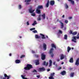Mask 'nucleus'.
I'll list each match as a JSON object with an SVG mask.
<instances>
[{
  "mask_svg": "<svg viewBox=\"0 0 79 79\" xmlns=\"http://www.w3.org/2000/svg\"><path fill=\"white\" fill-rule=\"evenodd\" d=\"M9 56H11V53H10V54H9Z\"/></svg>",
  "mask_w": 79,
  "mask_h": 79,
  "instance_id": "58",
  "label": "nucleus"
},
{
  "mask_svg": "<svg viewBox=\"0 0 79 79\" xmlns=\"http://www.w3.org/2000/svg\"><path fill=\"white\" fill-rule=\"evenodd\" d=\"M41 16L42 17L43 19H45V13L43 14V15H41Z\"/></svg>",
  "mask_w": 79,
  "mask_h": 79,
  "instance_id": "21",
  "label": "nucleus"
},
{
  "mask_svg": "<svg viewBox=\"0 0 79 79\" xmlns=\"http://www.w3.org/2000/svg\"><path fill=\"white\" fill-rule=\"evenodd\" d=\"M27 26H29V22H27Z\"/></svg>",
  "mask_w": 79,
  "mask_h": 79,
  "instance_id": "48",
  "label": "nucleus"
},
{
  "mask_svg": "<svg viewBox=\"0 0 79 79\" xmlns=\"http://www.w3.org/2000/svg\"><path fill=\"white\" fill-rule=\"evenodd\" d=\"M31 52H32V53H35V51H34L33 50H32Z\"/></svg>",
  "mask_w": 79,
  "mask_h": 79,
  "instance_id": "50",
  "label": "nucleus"
},
{
  "mask_svg": "<svg viewBox=\"0 0 79 79\" xmlns=\"http://www.w3.org/2000/svg\"><path fill=\"white\" fill-rule=\"evenodd\" d=\"M64 6L66 8V9H68V5L67 3H65L64 4Z\"/></svg>",
  "mask_w": 79,
  "mask_h": 79,
  "instance_id": "29",
  "label": "nucleus"
},
{
  "mask_svg": "<svg viewBox=\"0 0 79 79\" xmlns=\"http://www.w3.org/2000/svg\"><path fill=\"white\" fill-rule=\"evenodd\" d=\"M21 77L23 79H25V77H24V76L23 75H22Z\"/></svg>",
  "mask_w": 79,
  "mask_h": 79,
  "instance_id": "44",
  "label": "nucleus"
},
{
  "mask_svg": "<svg viewBox=\"0 0 79 79\" xmlns=\"http://www.w3.org/2000/svg\"><path fill=\"white\" fill-rule=\"evenodd\" d=\"M62 18H64V15H63V16H62Z\"/></svg>",
  "mask_w": 79,
  "mask_h": 79,
  "instance_id": "55",
  "label": "nucleus"
},
{
  "mask_svg": "<svg viewBox=\"0 0 79 79\" xmlns=\"http://www.w3.org/2000/svg\"><path fill=\"white\" fill-rule=\"evenodd\" d=\"M71 2V3H72V5H74V2L73 1V0L70 1Z\"/></svg>",
  "mask_w": 79,
  "mask_h": 79,
  "instance_id": "38",
  "label": "nucleus"
},
{
  "mask_svg": "<svg viewBox=\"0 0 79 79\" xmlns=\"http://www.w3.org/2000/svg\"><path fill=\"white\" fill-rule=\"evenodd\" d=\"M33 68L32 65L28 64L27 65L26 67H24V69H25V70H30V69H32Z\"/></svg>",
  "mask_w": 79,
  "mask_h": 79,
  "instance_id": "1",
  "label": "nucleus"
},
{
  "mask_svg": "<svg viewBox=\"0 0 79 79\" xmlns=\"http://www.w3.org/2000/svg\"><path fill=\"white\" fill-rule=\"evenodd\" d=\"M35 39H40V36H39L37 35H35Z\"/></svg>",
  "mask_w": 79,
  "mask_h": 79,
  "instance_id": "22",
  "label": "nucleus"
},
{
  "mask_svg": "<svg viewBox=\"0 0 79 79\" xmlns=\"http://www.w3.org/2000/svg\"><path fill=\"white\" fill-rule=\"evenodd\" d=\"M74 73H72L70 74L71 77H73L74 76Z\"/></svg>",
  "mask_w": 79,
  "mask_h": 79,
  "instance_id": "34",
  "label": "nucleus"
},
{
  "mask_svg": "<svg viewBox=\"0 0 79 79\" xmlns=\"http://www.w3.org/2000/svg\"><path fill=\"white\" fill-rule=\"evenodd\" d=\"M55 73H51L50 74V76H55Z\"/></svg>",
  "mask_w": 79,
  "mask_h": 79,
  "instance_id": "31",
  "label": "nucleus"
},
{
  "mask_svg": "<svg viewBox=\"0 0 79 79\" xmlns=\"http://www.w3.org/2000/svg\"><path fill=\"white\" fill-rule=\"evenodd\" d=\"M69 62L70 63H73V58L72 57L70 58V59L69 60Z\"/></svg>",
  "mask_w": 79,
  "mask_h": 79,
  "instance_id": "25",
  "label": "nucleus"
},
{
  "mask_svg": "<svg viewBox=\"0 0 79 79\" xmlns=\"http://www.w3.org/2000/svg\"><path fill=\"white\" fill-rule=\"evenodd\" d=\"M50 71V69H47V71Z\"/></svg>",
  "mask_w": 79,
  "mask_h": 79,
  "instance_id": "54",
  "label": "nucleus"
},
{
  "mask_svg": "<svg viewBox=\"0 0 79 79\" xmlns=\"http://www.w3.org/2000/svg\"><path fill=\"white\" fill-rule=\"evenodd\" d=\"M46 38H48V36H46Z\"/></svg>",
  "mask_w": 79,
  "mask_h": 79,
  "instance_id": "64",
  "label": "nucleus"
},
{
  "mask_svg": "<svg viewBox=\"0 0 79 79\" xmlns=\"http://www.w3.org/2000/svg\"><path fill=\"white\" fill-rule=\"evenodd\" d=\"M22 38V37H21V36H19V38H20V39H21Z\"/></svg>",
  "mask_w": 79,
  "mask_h": 79,
  "instance_id": "63",
  "label": "nucleus"
},
{
  "mask_svg": "<svg viewBox=\"0 0 79 79\" xmlns=\"http://www.w3.org/2000/svg\"><path fill=\"white\" fill-rule=\"evenodd\" d=\"M60 24H61V29H63V27H64V24L61 22H60Z\"/></svg>",
  "mask_w": 79,
  "mask_h": 79,
  "instance_id": "26",
  "label": "nucleus"
},
{
  "mask_svg": "<svg viewBox=\"0 0 79 79\" xmlns=\"http://www.w3.org/2000/svg\"><path fill=\"white\" fill-rule=\"evenodd\" d=\"M4 77H3V76H0V78L1 79H6V78L7 77V79H10V77L11 76L10 75L7 76V75L5 73L4 74Z\"/></svg>",
  "mask_w": 79,
  "mask_h": 79,
  "instance_id": "2",
  "label": "nucleus"
},
{
  "mask_svg": "<svg viewBox=\"0 0 79 79\" xmlns=\"http://www.w3.org/2000/svg\"><path fill=\"white\" fill-rule=\"evenodd\" d=\"M68 37V35H64V39H67V38Z\"/></svg>",
  "mask_w": 79,
  "mask_h": 79,
  "instance_id": "32",
  "label": "nucleus"
},
{
  "mask_svg": "<svg viewBox=\"0 0 79 79\" xmlns=\"http://www.w3.org/2000/svg\"><path fill=\"white\" fill-rule=\"evenodd\" d=\"M28 10L29 11L30 13H33V12H34V11H35V10H32V8L30 9H29Z\"/></svg>",
  "mask_w": 79,
  "mask_h": 79,
  "instance_id": "17",
  "label": "nucleus"
},
{
  "mask_svg": "<svg viewBox=\"0 0 79 79\" xmlns=\"http://www.w3.org/2000/svg\"><path fill=\"white\" fill-rule=\"evenodd\" d=\"M52 60H49V67H51V66H52Z\"/></svg>",
  "mask_w": 79,
  "mask_h": 79,
  "instance_id": "20",
  "label": "nucleus"
},
{
  "mask_svg": "<svg viewBox=\"0 0 79 79\" xmlns=\"http://www.w3.org/2000/svg\"><path fill=\"white\" fill-rule=\"evenodd\" d=\"M45 69L44 68V67H43L41 68H39L38 69V71L40 72H41L42 71H45Z\"/></svg>",
  "mask_w": 79,
  "mask_h": 79,
  "instance_id": "6",
  "label": "nucleus"
},
{
  "mask_svg": "<svg viewBox=\"0 0 79 79\" xmlns=\"http://www.w3.org/2000/svg\"><path fill=\"white\" fill-rule=\"evenodd\" d=\"M42 8H43V6L42 5L39 6L37 8V9L39 10H40V9H42Z\"/></svg>",
  "mask_w": 79,
  "mask_h": 79,
  "instance_id": "16",
  "label": "nucleus"
},
{
  "mask_svg": "<svg viewBox=\"0 0 79 79\" xmlns=\"http://www.w3.org/2000/svg\"><path fill=\"white\" fill-rule=\"evenodd\" d=\"M51 46L52 48H56V46L53 44H51Z\"/></svg>",
  "mask_w": 79,
  "mask_h": 79,
  "instance_id": "24",
  "label": "nucleus"
},
{
  "mask_svg": "<svg viewBox=\"0 0 79 79\" xmlns=\"http://www.w3.org/2000/svg\"><path fill=\"white\" fill-rule=\"evenodd\" d=\"M66 74V71L64 70L61 73V74L62 75V76H64V75H65Z\"/></svg>",
  "mask_w": 79,
  "mask_h": 79,
  "instance_id": "10",
  "label": "nucleus"
},
{
  "mask_svg": "<svg viewBox=\"0 0 79 79\" xmlns=\"http://www.w3.org/2000/svg\"><path fill=\"white\" fill-rule=\"evenodd\" d=\"M56 62H53V64L54 65H55V63H56Z\"/></svg>",
  "mask_w": 79,
  "mask_h": 79,
  "instance_id": "53",
  "label": "nucleus"
},
{
  "mask_svg": "<svg viewBox=\"0 0 79 79\" xmlns=\"http://www.w3.org/2000/svg\"><path fill=\"white\" fill-rule=\"evenodd\" d=\"M31 0H25V2H26L25 5H27L29 4V3H28V2H31Z\"/></svg>",
  "mask_w": 79,
  "mask_h": 79,
  "instance_id": "13",
  "label": "nucleus"
},
{
  "mask_svg": "<svg viewBox=\"0 0 79 79\" xmlns=\"http://www.w3.org/2000/svg\"><path fill=\"white\" fill-rule=\"evenodd\" d=\"M33 32L34 33H37V31L36 30H34V31H33Z\"/></svg>",
  "mask_w": 79,
  "mask_h": 79,
  "instance_id": "41",
  "label": "nucleus"
},
{
  "mask_svg": "<svg viewBox=\"0 0 79 79\" xmlns=\"http://www.w3.org/2000/svg\"><path fill=\"white\" fill-rule=\"evenodd\" d=\"M76 38L77 39H79V36H74L72 38V41L74 42V43H76L77 42V40L76 39Z\"/></svg>",
  "mask_w": 79,
  "mask_h": 79,
  "instance_id": "3",
  "label": "nucleus"
},
{
  "mask_svg": "<svg viewBox=\"0 0 79 79\" xmlns=\"http://www.w3.org/2000/svg\"><path fill=\"white\" fill-rule=\"evenodd\" d=\"M76 34H77V32L76 31L73 32L72 33V35H76Z\"/></svg>",
  "mask_w": 79,
  "mask_h": 79,
  "instance_id": "30",
  "label": "nucleus"
},
{
  "mask_svg": "<svg viewBox=\"0 0 79 79\" xmlns=\"http://www.w3.org/2000/svg\"><path fill=\"white\" fill-rule=\"evenodd\" d=\"M71 50V48L69 46H68L67 48V52L69 53V51Z\"/></svg>",
  "mask_w": 79,
  "mask_h": 79,
  "instance_id": "27",
  "label": "nucleus"
},
{
  "mask_svg": "<svg viewBox=\"0 0 79 79\" xmlns=\"http://www.w3.org/2000/svg\"><path fill=\"white\" fill-rule=\"evenodd\" d=\"M33 73H37V71L36 70H34L33 71Z\"/></svg>",
  "mask_w": 79,
  "mask_h": 79,
  "instance_id": "43",
  "label": "nucleus"
},
{
  "mask_svg": "<svg viewBox=\"0 0 79 79\" xmlns=\"http://www.w3.org/2000/svg\"><path fill=\"white\" fill-rule=\"evenodd\" d=\"M72 17H69V19H72Z\"/></svg>",
  "mask_w": 79,
  "mask_h": 79,
  "instance_id": "51",
  "label": "nucleus"
},
{
  "mask_svg": "<svg viewBox=\"0 0 79 79\" xmlns=\"http://www.w3.org/2000/svg\"><path fill=\"white\" fill-rule=\"evenodd\" d=\"M48 64V62H47L46 63V61H44L43 63V65L44 66H47Z\"/></svg>",
  "mask_w": 79,
  "mask_h": 79,
  "instance_id": "7",
  "label": "nucleus"
},
{
  "mask_svg": "<svg viewBox=\"0 0 79 79\" xmlns=\"http://www.w3.org/2000/svg\"><path fill=\"white\" fill-rule=\"evenodd\" d=\"M75 65H77V66L79 65V58H78L77 60L75 63Z\"/></svg>",
  "mask_w": 79,
  "mask_h": 79,
  "instance_id": "8",
  "label": "nucleus"
},
{
  "mask_svg": "<svg viewBox=\"0 0 79 79\" xmlns=\"http://www.w3.org/2000/svg\"><path fill=\"white\" fill-rule=\"evenodd\" d=\"M69 2H71L72 0H68Z\"/></svg>",
  "mask_w": 79,
  "mask_h": 79,
  "instance_id": "59",
  "label": "nucleus"
},
{
  "mask_svg": "<svg viewBox=\"0 0 79 79\" xmlns=\"http://www.w3.org/2000/svg\"><path fill=\"white\" fill-rule=\"evenodd\" d=\"M77 36H79V33H78V34H77Z\"/></svg>",
  "mask_w": 79,
  "mask_h": 79,
  "instance_id": "60",
  "label": "nucleus"
},
{
  "mask_svg": "<svg viewBox=\"0 0 79 79\" xmlns=\"http://www.w3.org/2000/svg\"><path fill=\"white\" fill-rule=\"evenodd\" d=\"M30 30H31V31H33V28H31V29H30Z\"/></svg>",
  "mask_w": 79,
  "mask_h": 79,
  "instance_id": "56",
  "label": "nucleus"
},
{
  "mask_svg": "<svg viewBox=\"0 0 79 79\" xmlns=\"http://www.w3.org/2000/svg\"><path fill=\"white\" fill-rule=\"evenodd\" d=\"M50 4L51 5L53 6L54 5H55V1L52 0L50 2Z\"/></svg>",
  "mask_w": 79,
  "mask_h": 79,
  "instance_id": "11",
  "label": "nucleus"
},
{
  "mask_svg": "<svg viewBox=\"0 0 79 79\" xmlns=\"http://www.w3.org/2000/svg\"><path fill=\"white\" fill-rule=\"evenodd\" d=\"M71 49H72V50H74V48H72Z\"/></svg>",
  "mask_w": 79,
  "mask_h": 79,
  "instance_id": "62",
  "label": "nucleus"
},
{
  "mask_svg": "<svg viewBox=\"0 0 79 79\" xmlns=\"http://www.w3.org/2000/svg\"><path fill=\"white\" fill-rule=\"evenodd\" d=\"M31 15L33 16H35V14L34 13H32L31 14Z\"/></svg>",
  "mask_w": 79,
  "mask_h": 79,
  "instance_id": "35",
  "label": "nucleus"
},
{
  "mask_svg": "<svg viewBox=\"0 0 79 79\" xmlns=\"http://www.w3.org/2000/svg\"><path fill=\"white\" fill-rule=\"evenodd\" d=\"M24 57H25V55H22L20 56L21 58H24Z\"/></svg>",
  "mask_w": 79,
  "mask_h": 79,
  "instance_id": "37",
  "label": "nucleus"
},
{
  "mask_svg": "<svg viewBox=\"0 0 79 79\" xmlns=\"http://www.w3.org/2000/svg\"><path fill=\"white\" fill-rule=\"evenodd\" d=\"M37 22H36V21H34L33 23L32 24V25L34 26H35V24H37Z\"/></svg>",
  "mask_w": 79,
  "mask_h": 79,
  "instance_id": "28",
  "label": "nucleus"
},
{
  "mask_svg": "<svg viewBox=\"0 0 79 79\" xmlns=\"http://www.w3.org/2000/svg\"><path fill=\"white\" fill-rule=\"evenodd\" d=\"M41 59L42 60H45V58H46V56L45 54L43 53L41 54Z\"/></svg>",
  "mask_w": 79,
  "mask_h": 79,
  "instance_id": "5",
  "label": "nucleus"
},
{
  "mask_svg": "<svg viewBox=\"0 0 79 79\" xmlns=\"http://www.w3.org/2000/svg\"><path fill=\"white\" fill-rule=\"evenodd\" d=\"M60 59L61 60H63L64 58V55L63 54H61L60 55Z\"/></svg>",
  "mask_w": 79,
  "mask_h": 79,
  "instance_id": "15",
  "label": "nucleus"
},
{
  "mask_svg": "<svg viewBox=\"0 0 79 79\" xmlns=\"http://www.w3.org/2000/svg\"><path fill=\"white\" fill-rule=\"evenodd\" d=\"M15 63L17 64L20 63H21V61L20 60H15Z\"/></svg>",
  "mask_w": 79,
  "mask_h": 79,
  "instance_id": "23",
  "label": "nucleus"
},
{
  "mask_svg": "<svg viewBox=\"0 0 79 79\" xmlns=\"http://www.w3.org/2000/svg\"><path fill=\"white\" fill-rule=\"evenodd\" d=\"M35 28H33V30H35Z\"/></svg>",
  "mask_w": 79,
  "mask_h": 79,
  "instance_id": "57",
  "label": "nucleus"
},
{
  "mask_svg": "<svg viewBox=\"0 0 79 79\" xmlns=\"http://www.w3.org/2000/svg\"><path fill=\"white\" fill-rule=\"evenodd\" d=\"M36 77H37L39 78H40V75H37L36 76Z\"/></svg>",
  "mask_w": 79,
  "mask_h": 79,
  "instance_id": "49",
  "label": "nucleus"
},
{
  "mask_svg": "<svg viewBox=\"0 0 79 79\" xmlns=\"http://www.w3.org/2000/svg\"><path fill=\"white\" fill-rule=\"evenodd\" d=\"M57 61H60V59H57Z\"/></svg>",
  "mask_w": 79,
  "mask_h": 79,
  "instance_id": "52",
  "label": "nucleus"
},
{
  "mask_svg": "<svg viewBox=\"0 0 79 79\" xmlns=\"http://www.w3.org/2000/svg\"><path fill=\"white\" fill-rule=\"evenodd\" d=\"M61 67H59L58 69V70H60V69H61Z\"/></svg>",
  "mask_w": 79,
  "mask_h": 79,
  "instance_id": "46",
  "label": "nucleus"
},
{
  "mask_svg": "<svg viewBox=\"0 0 79 79\" xmlns=\"http://www.w3.org/2000/svg\"><path fill=\"white\" fill-rule=\"evenodd\" d=\"M43 48L44 50H47V45L45 43H43Z\"/></svg>",
  "mask_w": 79,
  "mask_h": 79,
  "instance_id": "12",
  "label": "nucleus"
},
{
  "mask_svg": "<svg viewBox=\"0 0 79 79\" xmlns=\"http://www.w3.org/2000/svg\"><path fill=\"white\" fill-rule=\"evenodd\" d=\"M64 64V62H63L61 63V64Z\"/></svg>",
  "mask_w": 79,
  "mask_h": 79,
  "instance_id": "61",
  "label": "nucleus"
},
{
  "mask_svg": "<svg viewBox=\"0 0 79 79\" xmlns=\"http://www.w3.org/2000/svg\"><path fill=\"white\" fill-rule=\"evenodd\" d=\"M41 16V15H39L38 18V20H41V19L40 18V16Z\"/></svg>",
  "mask_w": 79,
  "mask_h": 79,
  "instance_id": "33",
  "label": "nucleus"
},
{
  "mask_svg": "<svg viewBox=\"0 0 79 79\" xmlns=\"http://www.w3.org/2000/svg\"><path fill=\"white\" fill-rule=\"evenodd\" d=\"M35 57H36V58H39V56L37 55H35Z\"/></svg>",
  "mask_w": 79,
  "mask_h": 79,
  "instance_id": "42",
  "label": "nucleus"
},
{
  "mask_svg": "<svg viewBox=\"0 0 79 79\" xmlns=\"http://www.w3.org/2000/svg\"><path fill=\"white\" fill-rule=\"evenodd\" d=\"M19 9H21V5H19Z\"/></svg>",
  "mask_w": 79,
  "mask_h": 79,
  "instance_id": "47",
  "label": "nucleus"
},
{
  "mask_svg": "<svg viewBox=\"0 0 79 79\" xmlns=\"http://www.w3.org/2000/svg\"><path fill=\"white\" fill-rule=\"evenodd\" d=\"M59 33H60V34H62L63 33V32H62V31L60 30H59Z\"/></svg>",
  "mask_w": 79,
  "mask_h": 79,
  "instance_id": "39",
  "label": "nucleus"
},
{
  "mask_svg": "<svg viewBox=\"0 0 79 79\" xmlns=\"http://www.w3.org/2000/svg\"><path fill=\"white\" fill-rule=\"evenodd\" d=\"M40 35H41L42 37V39H45V35L44 34L40 33Z\"/></svg>",
  "mask_w": 79,
  "mask_h": 79,
  "instance_id": "18",
  "label": "nucleus"
},
{
  "mask_svg": "<svg viewBox=\"0 0 79 79\" xmlns=\"http://www.w3.org/2000/svg\"><path fill=\"white\" fill-rule=\"evenodd\" d=\"M41 10H40V9H37L36 10V13H38V14H40L41 13Z\"/></svg>",
  "mask_w": 79,
  "mask_h": 79,
  "instance_id": "14",
  "label": "nucleus"
},
{
  "mask_svg": "<svg viewBox=\"0 0 79 79\" xmlns=\"http://www.w3.org/2000/svg\"><path fill=\"white\" fill-rule=\"evenodd\" d=\"M65 23L67 24L68 23V21L67 20H65Z\"/></svg>",
  "mask_w": 79,
  "mask_h": 79,
  "instance_id": "45",
  "label": "nucleus"
},
{
  "mask_svg": "<svg viewBox=\"0 0 79 79\" xmlns=\"http://www.w3.org/2000/svg\"><path fill=\"white\" fill-rule=\"evenodd\" d=\"M35 65H39L40 64L39 62V60H35Z\"/></svg>",
  "mask_w": 79,
  "mask_h": 79,
  "instance_id": "9",
  "label": "nucleus"
},
{
  "mask_svg": "<svg viewBox=\"0 0 79 79\" xmlns=\"http://www.w3.org/2000/svg\"><path fill=\"white\" fill-rule=\"evenodd\" d=\"M73 31L71 30H70V32H69V33L70 34H73Z\"/></svg>",
  "mask_w": 79,
  "mask_h": 79,
  "instance_id": "40",
  "label": "nucleus"
},
{
  "mask_svg": "<svg viewBox=\"0 0 79 79\" xmlns=\"http://www.w3.org/2000/svg\"><path fill=\"white\" fill-rule=\"evenodd\" d=\"M49 3H50V1H49V0H48L47 1V3L46 5V7H48L49 6Z\"/></svg>",
  "mask_w": 79,
  "mask_h": 79,
  "instance_id": "19",
  "label": "nucleus"
},
{
  "mask_svg": "<svg viewBox=\"0 0 79 79\" xmlns=\"http://www.w3.org/2000/svg\"><path fill=\"white\" fill-rule=\"evenodd\" d=\"M49 79H54V78H53V76H51L49 77Z\"/></svg>",
  "mask_w": 79,
  "mask_h": 79,
  "instance_id": "36",
  "label": "nucleus"
},
{
  "mask_svg": "<svg viewBox=\"0 0 79 79\" xmlns=\"http://www.w3.org/2000/svg\"><path fill=\"white\" fill-rule=\"evenodd\" d=\"M53 48H51L50 49V51L49 52V53L50 54L51 57L52 58H53V56H54V54H53Z\"/></svg>",
  "mask_w": 79,
  "mask_h": 79,
  "instance_id": "4",
  "label": "nucleus"
}]
</instances>
